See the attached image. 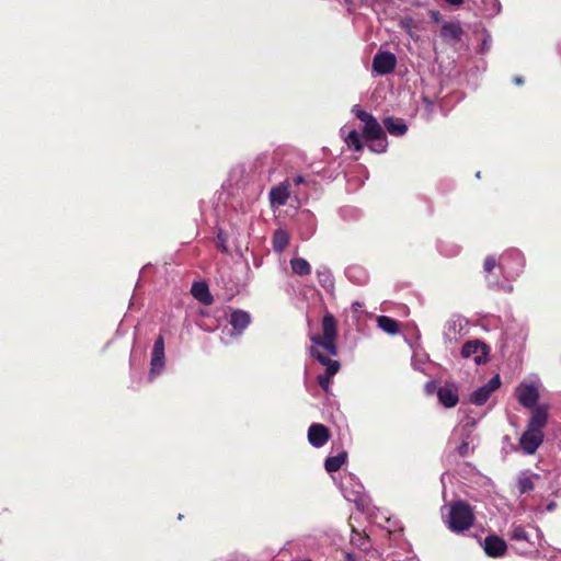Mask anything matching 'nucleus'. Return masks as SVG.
I'll return each instance as SVG.
<instances>
[{
    "label": "nucleus",
    "instance_id": "1",
    "mask_svg": "<svg viewBox=\"0 0 561 561\" xmlns=\"http://www.w3.org/2000/svg\"><path fill=\"white\" fill-rule=\"evenodd\" d=\"M322 334H314L310 337L311 347L310 355L317 359L320 364L327 367L325 374H321L317 377L319 386L328 391L331 378L340 370V363L331 359L330 356L337 355V321L335 317L327 312L321 322Z\"/></svg>",
    "mask_w": 561,
    "mask_h": 561
},
{
    "label": "nucleus",
    "instance_id": "2",
    "mask_svg": "<svg viewBox=\"0 0 561 561\" xmlns=\"http://www.w3.org/2000/svg\"><path fill=\"white\" fill-rule=\"evenodd\" d=\"M548 422V411L545 407H537L531 411L527 423V430L519 438V445L527 455H533L542 444L545 435L543 427Z\"/></svg>",
    "mask_w": 561,
    "mask_h": 561
},
{
    "label": "nucleus",
    "instance_id": "3",
    "mask_svg": "<svg viewBox=\"0 0 561 561\" xmlns=\"http://www.w3.org/2000/svg\"><path fill=\"white\" fill-rule=\"evenodd\" d=\"M352 113L364 123L362 128L363 138L370 142L369 149L377 153L386 152L388 148L387 135L382 125L370 113L362 110L359 105H354Z\"/></svg>",
    "mask_w": 561,
    "mask_h": 561
},
{
    "label": "nucleus",
    "instance_id": "4",
    "mask_svg": "<svg viewBox=\"0 0 561 561\" xmlns=\"http://www.w3.org/2000/svg\"><path fill=\"white\" fill-rule=\"evenodd\" d=\"M474 522V514L471 506L463 502L458 501L450 505L448 516V527L450 530L460 533L469 529Z\"/></svg>",
    "mask_w": 561,
    "mask_h": 561
},
{
    "label": "nucleus",
    "instance_id": "5",
    "mask_svg": "<svg viewBox=\"0 0 561 561\" xmlns=\"http://www.w3.org/2000/svg\"><path fill=\"white\" fill-rule=\"evenodd\" d=\"M489 352L490 348L486 344L479 340H473L463 344L461 348V356L463 358L473 357L476 364L480 365L486 363Z\"/></svg>",
    "mask_w": 561,
    "mask_h": 561
},
{
    "label": "nucleus",
    "instance_id": "6",
    "mask_svg": "<svg viewBox=\"0 0 561 561\" xmlns=\"http://www.w3.org/2000/svg\"><path fill=\"white\" fill-rule=\"evenodd\" d=\"M501 387V378L499 375L493 376L485 385L476 389L470 394V402L476 405H483L490 398L491 393Z\"/></svg>",
    "mask_w": 561,
    "mask_h": 561
},
{
    "label": "nucleus",
    "instance_id": "7",
    "mask_svg": "<svg viewBox=\"0 0 561 561\" xmlns=\"http://www.w3.org/2000/svg\"><path fill=\"white\" fill-rule=\"evenodd\" d=\"M465 31L460 22H443L439 36L443 42L449 46H455L461 42Z\"/></svg>",
    "mask_w": 561,
    "mask_h": 561
},
{
    "label": "nucleus",
    "instance_id": "8",
    "mask_svg": "<svg viewBox=\"0 0 561 561\" xmlns=\"http://www.w3.org/2000/svg\"><path fill=\"white\" fill-rule=\"evenodd\" d=\"M397 58L390 51H379L373 58V69L378 75H388L394 70Z\"/></svg>",
    "mask_w": 561,
    "mask_h": 561
},
{
    "label": "nucleus",
    "instance_id": "9",
    "mask_svg": "<svg viewBox=\"0 0 561 561\" xmlns=\"http://www.w3.org/2000/svg\"><path fill=\"white\" fill-rule=\"evenodd\" d=\"M330 437V430L323 424L312 423L308 428V442L316 448L324 446Z\"/></svg>",
    "mask_w": 561,
    "mask_h": 561
},
{
    "label": "nucleus",
    "instance_id": "10",
    "mask_svg": "<svg viewBox=\"0 0 561 561\" xmlns=\"http://www.w3.org/2000/svg\"><path fill=\"white\" fill-rule=\"evenodd\" d=\"M437 397L445 408H454L459 401L458 387L453 382H447L437 389Z\"/></svg>",
    "mask_w": 561,
    "mask_h": 561
},
{
    "label": "nucleus",
    "instance_id": "11",
    "mask_svg": "<svg viewBox=\"0 0 561 561\" xmlns=\"http://www.w3.org/2000/svg\"><path fill=\"white\" fill-rule=\"evenodd\" d=\"M518 402L528 409H536V403L539 399V393L534 385H524L517 389Z\"/></svg>",
    "mask_w": 561,
    "mask_h": 561
},
{
    "label": "nucleus",
    "instance_id": "12",
    "mask_svg": "<svg viewBox=\"0 0 561 561\" xmlns=\"http://www.w3.org/2000/svg\"><path fill=\"white\" fill-rule=\"evenodd\" d=\"M507 546L504 539L496 535H489L484 539V552L491 558L503 557L506 552Z\"/></svg>",
    "mask_w": 561,
    "mask_h": 561
},
{
    "label": "nucleus",
    "instance_id": "13",
    "mask_svg": "<svg viewBox=\"0 0 561 561\" xmlns=\"http://www.w3.org/2000/svg\"><path fill=\"white\" fill-rule=\"evenodd\" d=\"M151 374L160 373L164 367V337L159 335L153 344L151 353Z\"/></svg>",
    "mask_w": 561,
    "mask_h": 561
},
{
    "label": "nucleus",
    "instance_id": "14",
    "mask_svg": "<svg viewBox=\"0 0 561 561\" xmlns=\"http://www.w3.org/2000/svg\"><path fill=\"white\" fill-rule=\"evenodd\" d=\"M250 322V313L244 310L236 309L230 314L229 323L237 334H241L249 327Z\"/></svg>",
    "mask_w": 561,
    "mask_h": 561
},
{
    "label": "nucleus",
    "instance_id": "15",
    "mask_svg": "<svg viewBox=\"0 0 561 561\" xmlns=\"http://www.w3.org/2000/svg\"><path fill=\"white\" fill-rule=\"evenodd\" d=\"M191 293L195 299L206 306L214 302V297L209 291L208 285L205 282H195L192 285Z\"/></svg>",
    "mask_w": 561,
    "mask_h": 561
},
{
    "label": "nucleus",
    "instance_id": "16",
    "mask_svg": "<svg viewBox=\"0 0 561 561\" xmlns=\"http://www.w3.org/2000/svg\"><path fill=\"white\" fill-rule=\"evenodd\" d=\"M383 127L390 135L403 136L408 131V126L402 118L388 116L382 121Z\"/></svg>",
    "mask_w": 561,
    "mask_h": 561
},
{
    "label": "nucleus",
    "instance_id": "17",
    "mask_svg": "<svg viewBox=\"0 0 561 561\" xmlns=\"http://www.w3.org/2000/svg\"><path fill=\"white\" fill-rule=\"evenodd\" d=\"M289 198L288 185L282 183L280 185L273 187L270 192V201L272 205L283 206Z\"/></svg>",
    "mask_w": 561,
    "mask_h": 561
},
{
    "label": "nucleus",
    "instance_id": "18",
    "mask_svg": "<svg viewBox=\"0 0 561 561\" xmlns=\"http://www.w3.org/2000/svg\"><path fill=\"white\" fill-rule=\"evenodd\" d=\"M347 460V451L342 450L335 456H329L324 461V468L328 472H336Z\"/></svg>",
    "mask_w": 561,
    "mask_h": 561
},
{
    "label": "nucleus",
    "instance_id": "19",
    "mask_svg": "<svg viewBox=\"0 0 561 561\" xmlns=\"http://www.w3.org/2000/svg\"><path fill=\"white\" fill-rule=\"evenodd\" d=\"M539 476L536 473H526L523 472L517 479V489L520 494L528 493L535 488V479H538Z\"/></svg>",
    "mask_w": 561,
    "mask_h": 561
},
{
    "label": "nucleus",
    "instance_id": "20",
    "mask_svg": "<svg viewBox=\"0 0 561 561\" xmlns=\"http://www.w3.org/2000/svg\"><path fill=\"white\" fill-rule=\"evenodd\" d=\"M273 249L277 253H282L289 244V234L286 230L277 229L273 234Z\"/></svg>",
    "mask_w": 561,
    "mask_h": 561
},
{
    "label": "nucleus",
    "instance_id": "21",
    "mask_svg": "<svg viewBox=\"0 0 561 561\" xmlns=\"http://www.w3.org/2000/svg\"><path fill=\"white\" fill-rule=\"evenodd\" d=\"M378 327L388 334L394 335L399 332V321L387 316L377 318Z\"/></svg>",
    "mask_w": 561,
    "mask_h": 561
},
{
    "label": "nucleus",
    "instance_id": "22",
    "mask_svg": "<svg viewBox=\"0 0 561 561\" xmlns=\"http://www.w3.org/2000/svg\"><path fill=\"white\" fill-rule=\"evenodd\" d=\"M291 270L299 276H306L311 274V266L309 262L302 257H295L290 261Z\"/></svg>",
    "mask_w": 561,
    "mask_h": 561
},
{
    "label": "nucleus",
    "instance_id": "23",
    "mask_svg": "<svg viewBox=\"0 0 561 561\" xmlns=\"http://www.w3.org/2000/svg\"><path fill=\"white\" fill-rule=\"evenodd\" d=\"M345 144L354 151H362L364 148L362 137L356 129H352L344 138Z\"/></svg>",
    "mask_w": 561,
    "mask_h": 561
},
{
    "label": "nucleus",
    "instance_id": "24",
    "mask_svg": "<svg viewBox=\"0 0 561 561\" xmlns=\"http://www.w3.org/2000/svg\"><path fill=\"white\" fill-rule=\"evenodd\" d=\"M317 278L324 289L330 290L334 287L332 275L328 270L317 271Z\"/></svg>",
    "mask_w": 561,
    "mask_h": 561
},
{
    "label": "nucleus",
    "instance_id": "25",
    "mask_svg": "<svg viewBox=\"0 0 561 561\" xmlns=\"http://www.w3.org/2000/svg\"><path fill=\"white\" fill-rule=\"evenodd\" d=\"M511 539L516 540V541L528 540L527 531L520 525L514 526L512 534H511Z\"/></svg>",
    "mask_w": 561,
    "mask_h": 561
},
{
    "label": "nucleus",
    "instance_id": "26",
    "mask_svg": "<svg viewBox=\"0 0 561 561\" xmlns=\"http://www.w3.org/2000/svg\"><path fill=\"white\" fill-rule=\"evenodd\" d=\"M497 261L494 255H488L483 263V270L485 273L490 274L494 271L495 267H497Z\"/></svg>",
    "mask_w": 561,
    "mask_h": 561
},
{
    "label": "nucleus",
    "instance_id": "27",
    "mask_svg": "<svg viewBox=\"0 0 561 561\" xmlns=\"http://www.w3.org/2000/svg\"><path fill=\"white\" fill-rule=\"evenodd\" d=\"M216 245L221 253H228L227 236L221 231L217 234Z\"/></svg>",
    "mask_w": 561,
    "mask_h": 561
},
{
    "label": "nucleus",
    "instance_id": "28",
    "mask_svg": "<svg viewBox=\"0 0 561 561\" xmlns=\"http://www.w3.org/2000/svg\"><path fill=\"white\" fill-rule=\"evenodd\" d=\"M457 451L460 457H467L470 453V446L468 440H462V443L458 446Z\"/></svg>",
    "mask_w": 561,
    "mask_h": 561
},
{
    "label": "nucleus",
    "instance_id": "29",
    "mask_svg": "<svg viewBox=\"0 0 561 561\" xmlns=\"http://www.w3.org/2000/svg\"><path fill=\"white\" fill-rule=\"evenodd\" d=\"M437 389L438 388H437V385H436L435 380H430L424 386V390H425L426 394H428V396H432L435 392L437 393Z\"/></svg>",
    "mask_w": 561,
    "mask_h": 561
},
{
    "label": "nucleus",
    "instance_id": "30",
    "mask_svg": "<svg viewBox=\"0 0 561 561\" xmlns=\"http://www.w3.org/2000/svg\"><path fill=\"white\" fill-rule=\"evenodd\" d=\"M430 16H431V20L435 23L442 22L440 13L438 11H431Z\"/></svg>",
    "mask_w": 561,
    "mask_h": 561
},
{
    "label": "nucleus",
    "instance_id": "31",
    "mask_svg": "<svg viewBox=\"0 0 561 561\" xmlns=\"http://www.w3.org/2000/svg\"><path fill=\"white\" fill-rule=\"evenodd\" d=\"M446 3L455 7L461 5L465 1L463 0H444Z\"/></svg>",
    "mask_w": 561,
    "mask_h": 561
},
{
    "label": "nucleus",
    "instance_id": "32",
    "mask_svg": "<svg viewBox=\"0 0 561 561\" xmlns=\"http://www.w3.org/2000/svg\"><path fill=\"white\" fill-rule=\"evenodd\" d=\"M304 182H305V179H304V176H301V175H297V176H295V178H294V183H295L296 185H299V184H301V183H304Z\"/></svg>",
    "mask_w": 561,
    "mask_h": 561
},
{
    "label": "nucleus",
    "instance_id": "33",
    "mask_svg": "<svg viewBox=\"0 0 561 561\" xmlns=\"http://www.w3.org/2000/svg\"><path fill=\"white\" fill-rule=\"evenodd\" d=\"M514 82H515L516 84L520 85V84H523L524 80H523V78H520V77H515V78H514Z\"/></svg>",
    "mask_w": 561,
    "mask_h": 561
},
{
    "label": "nucleus",
    "instance_id": "34",
    "mask_svg": "<svg viewBox=\"0 0 561 561\" xmlns=\"http://www.w3.org/2000/svg\"><path fill=\"white\" fill-rule=\"evenodd\" d=\"M554 507H556V503H550V504H548L547 510L552 511Z\"/></svg>",
    "mask_w": 561,
    "mask_h": 561
}]
</instances>
